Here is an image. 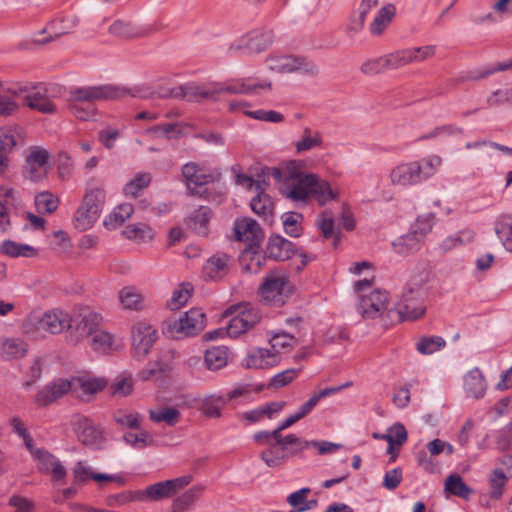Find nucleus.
Wrapping results in <instances>:
<instances>
[{
    "label": "nucleus",
    "mask_w": 512,
    "mask_h": 512,
    "mask_svg": "<svg viewBox=\"0 0 512 512\" xmlns=\"http://www.w3.org/2000/svg\"><path fill=\"white\" fill-rule=\"evenodd\" d=\"M108 384L107 379L90 373H83L71 378H58L38 391L34 402L39 407L50 405L66 394L89 401Z\"/></svg>",
    "instance_id": "1"
},
{
    "label": "nucleus",
    "mask_w": 512,
    "mask_h": 512,
    "mask_svg": "<svg viewBox=\"0 0 512 512\" xmlns=\"http://www.w3.org/2000/svg\"><path fill=\"white\" fill-rule=\"evenodd\" d=\"M442 162V158L435 154L419 160L400 162L389 172L390 184L403 189L422 184L436 175Z\"/></svg>",
    "instance_id": "2"
},
{
    "label": "nucleus",
    "mask_w": 512,
    "mask_h": 512,
    "mask_svg": "<svg viewBox=\"0 0 512 512\" xmlns=\"http://www.w3.org/2000/svg\"><path fill=\"white\" fill-rule=\"evenodd\" d=\"M315 174L305 169L303 160H291L283 168L280 186L281 195L297 206L307 205L311 201V190Z\"/></svg>",
    "instance_id": "3"
},
{
    "label": "nucleus",
    "mask_w": 512,
    "mask_h": 512,
    "mask_svg": "<svg viewBox=\"0 0 512 512\" xmlns=\"http://www.w3.org/2000/svg\"><path fill=\"white\" fill-rule=\"evenodd\" d=\"M106 199V192L102 184L88 183L83 201L73 217V225L79 231H86L93 227L102 212Z\"/></svg>",
    "instance_id": "4"
},
{
    "label": "nucleus",
    "mask_w": 512,
    "mask_h": 512,
    "mask_svg": "<svg viewBox=\"0 0 512 512\" xmlns=\"http://www.w3.org/2000/svg\"><path fill=\"white\" fill-rule=\"evenodd\" d=\"M71 314L63 309L54 308L41 314H30L23 323V331L30 335L60 334L69 330Z\"/></svg>",
    "instance_id": "5"
},
{
    "label": "nucleus",
    "mask_w": 512,
    "mask_h": 512,
    "mask_svg": "<svg viewBox=\"0 0 512 512\" xmlns=\"http://www.w3.org/2000/svg\"><path fill=\"white\" fill-rule=\"evenodd\" d=\"M427 281V274L421 273L411 279L404 289L401 302L394 310L400 320L413 321L422 317L425 313L424 299L427 292L424 284Z\"/></svg>",
    "instance_id": "6"
},
{
    "label": "nucleus",
    "mask_w": 512,
    "mask_h": 512,
    "mask_svg": "<svg viewBox=\"0 0 512 512\" xmlns=\"http://www.w3.org/2000/svg\"><path fill=\"white\" fill-rule=\"evenodd\" d=\"M205 328V314L192 308L178 318L168 319L162 324L163 333L172 339H183L199 334Z\"/></svg>",
    "instance_id": "7"
},
{
    "label": "nucleus",
    "mask_w": 512,
    "mask_h": 512,
    "mask_svg": "<svg viewBox=\"0 0 512 512\" xmlns=\"http://www.w3.org/2000/svg\"><path fill=\"white\" fill-rule=\"evenodd\" d=\"M71 317L67 340L73 345L90 338L103 321L102 315L90 308L79 309L71 314Z\"/></svg>",
    "instance_id": "8"
},
{
    "label": "nucleus",
    "mask_w": 512,
    "mask_h": 512,
    "mask_svg": "<svg viewBox=\"0 0 512 512\" xmlns=\"http://www.w3.org/2000/svg\"><path fill=\"white\" fill-rule=\"evenodd\" d=\"M227 316H232L226 326L227 336L236 338L252 329L261 318L259 310L250 304L231 306L226 311Z\"/></svg>",
    "instance_id": "9"
},
{
    "label": "nucleus",
    "mask_w": 512,
    "mask_h": 512,
    "mask_svg": "<svg viewBox=\"0 0 512 512\" xmlns=\"http://www.w3.org/2000/svg\"><path fill=\"white\" fill-rule=\"evenodd\" d=\"M267 69L275 73H292L301 71L308 75H316V64L302 56H294L282 53H271L266 58Z\"/></svg>",
    "instance_id": "10"
},
{
    "label": "nucleus",
    "mask_w": 512,
    "mask_h": 512,
    "mask_svg": "<svg viewBox=\"0 0 512 512\" xmlns=\"http://www.w3.org/2000/svg\"><path fill=\"white\" fill-rule=\"evenodd\" d=\"M291 292L287 274L276 270L268 274L260 286V295L264 302L281 305Z\"/></svg>",
    "instance_id": "11"
},
{
    "label": "nucleus",
    "mask_w": 512,
    "mask_h": 512,
    "mask_svg": "<svg viewBox=\"0 0 512 512\" xmlns=\"http://www.w3.org/2000/svg\"><path fill=\"white\" fill-rule=\"evenodd\" d=\"M128 91L111 85L74 87L70 90L69 102L94 104L96 101L117 99Z\"/></svg>",
    "instance_id": "12"
},
{
    "label": "nucleus",
    "mask_w": 512,
    "mask_h": 512,
    "mask_svg": "<svg viewBox=\"0 0 512 512\" xmlns=\"http://www.w3.org/2000/svg\"><path fill=\"white\" fill-rule=\"evenodd\" d=\"M28 451L40 473L50 475L55 482H64L67 469L59 458L44 448L36 447L34 444L28 445Z\"/></svg>",
    "instance_id": "13"
},
{
    "label": "nucleus",
    "mask_w": 512,
    "mask_h": 512,
    "mask_svg": "<svg viewBox=\"0 0 512 512\" xmlns=\"http://www.w3.org/2000/svg\"><path fill=\"white\" fill-rule=\"evenodd\" d=\"M389 306V294L384 290L376 289L368 294L361 295L357 304V311L365 319H375L383 317L385 314L390 316L394 309H390Z\"/></svg>",
    "instance_id": "14"
},
{
    "label": "nucleus",
    "mask_w": 512,
    "mask_h": 512,
    "mask_svg": "<svg viewBox=\"0 0 512 512\" xmlns=\"http://www.w3.org/2000/svg\"><path fill=\"white\" fill-rule=\"evenodd\" d=\"M191 481L192 477L185 475L151 484L144 489H139L140 502H158L170 498Z\"/></svg>",
    "instance_id": "15"
},
{
    "label": "nucleus",
    "mask_w": 512,
    "mask_h": 512,
    "mask_svg": "<svg viewBox=\"0 0 512 512\" xmlns=\"http://www.w3.org/2000/svg\"><path fill=\"white\" fill-rule=\"evenodd\" d=\"M131 333L133 357L142 361L157 340V330L148 322L140 321L134 324Z\"/></svg>",
    "instance_id": "16"
},
{
    "label": "nucleus",
    "mask_w": 512,
    "mask_h": 512,
    "mask_svg": "<svg viewBox=\"0 0 512 512\" xmlns=\"http://www.w3.org/2000/svg\"><path fill=\"white\" fill-rule=\"evenodd\" d=\"M274 39L273 32L269 29L253 30L230 45L231 51H242L245 54H258L269 47Z\"/></svg>",
    "instance_id": "17"
},
{
    "label": "nucleus",
    "mask_w": 512,
    "mask_h": 512,
    "mask_svg": "<svg viewBox=\"0 0 512 512\" xmlns=\"http://www.w3.org/2000/svg\"><path fill=\"white\" fill-rule=\"evenodd\" d=\"M9 93L23 100L24 105L41 113H54L56 107L47 96L44 87L38 86L33 88L21 87L19 89H9Z\"/></svg>",
    "instance_id": "18"
},
{
    "label": "nucleus",
    "mask_w": 512,
    "mask_h": 512,
    "mask_svg": "<svg viewBox=\"0 0 512 512\" xmlns=\"http://www.w3.org/2000/svg\"><path fill=\"white\" fill-rule=\"evenodd\" d=\"M51 167L52 160L48 151L34 147L26 157L24 175L32 181H39L47 175Z\"/></svg>",
    "instance_id": "19"
},
{
    "label": "nucleus",
    "mask_w": 512,
    "mask_h": 512,
    "mask_svg": "<svg viewBox=\"0 0 512 512\" xmlns=\"http://www.w3.org/2000/svg\"><path fill=\"white\" fill-rule=\"evenodd\" d=\"M161 97H173L190 102H200L204 99L216 100L214 84L211 87L200 86L195 83H187L170 89Z\"/></svg>",
    "instance_id": "20"
},
{
    "label": "nucleus",
    "mask_w": 512,
    "mask_h": 512,
    "mask_svg": "<svg viewBox=\"0 0 512 512\" xmlns=\"http://www.w3.org/2000/svg\"><path fill=\"white\" fill-rule=\"evenodd\" d=\"M280 363L279 356H276L270 347L252 348L242 361L245 368L255 370L271 369Z\"/></svg>",
    "instance_id": "21"
},
{
    "label": "nucleus",
    "mask_w": 512,
    "mask_h": 512,
    "mask_svg": "<svg viewBox=\"0 0 512 512\" xmlns=\"http://www.w3.org/2000/svg\"><path fill=\"white\" fill-rule=\"evenodd\" d=\"M232 258L223 252H218L206 260L202 268V277L206 281H220L230 271Z\"/></svg>",
    "instance_id": "22"
},
{
    "label": "nucleus",
    "mask_w": 512,
    "mask_h": 512,
    "mask_svg": "<svg viewBox=\"0 0 512 512\" xmlns=\"http://www.w3.org/2000/svg\"><path fill=\"white\" fill-rule=\"evenodd\" d=\"M341 192L336 184L315 174L313 187L311 190V200L313 199L318 206L324 207L332 202L339 201Z\"/></svg>",
    "instance_id": "23"
},
{
    "label": "nucleus",
    "mask_w": 512,
    "mask_h": 512,
    "mask_svg": "<svg viewBox=\"0 0 512 512\" xmlns=\"http://www.w3.org/2000/svg\"><path fill=\"white\" fill-rule=\"evenodd\" d=\"M488 384L483 372L475 367L467 371L463 376V390L466 397L482 399L485 397Z\"/></svg>",
    "instance_id": "24"
},
{
    "label": "nucleus",
    "mask_w": 512,
    "mask_h": 512,
    "mask_svg": "<svg viewBox=\"0 0 512 512\" xmlns=\"http://www.w3.org/2000/svg\"><path fill=\"white\" fill-rule=\"evenodd\" d=\"M397 8L392 3H387L377 10L368 24V32L372 37L382 36L396 17Z\"/></svg>",
    "instance_id": "25"
},
{
    "label": "nucleus",
    "mask_w": 512,
    "mask_h": 512,
    "mask_svg": "<svg viewBox=\"0 0 512 512\" xmlns=\"http://www.w3.org/2000/svg\"><path fill=\"white\" fill-rule=\"evenodd\" d=\"M234 237L237 241L256 243L263 238L259 224L252 218L243 217L236 219L233 226Z\"/></svg>",
    "instance_id": "26"
},
{
    "label": "nucleus",
    "mask_w": 512,
    "mask_h": 512,
    "mask_svg": "<svg viewBox=\"0 0 512 512\" xmlns=\"http://www.w3.org/2000/svg\"><path fill=\"white\" fill-rule=\"evenodd\" d=\"M293 148L297 154H303L323 147V136L318 130L304 127L301 135L293 141Z\"/></svg>",
    "instance_id": "27"
},
{
    "label": "nucleus",
    "mask_w": 512,
    "mask_h": 512,
    "mask_svg": "<svg viewBox=\"0 0 512 512\" xmlns=\"http://www.w3.org/2000/svg\"><path fill=\"white\" fill-rule=\"evenodd\" d=\"M89 339L90 347L94 351L102 354H109L122 347L120 339L100 328H98Z\"/></svg>",
    "instance_id": "28"
},
{
    "label": "nucleus",
    "mask_w": 512,
    "mask_h": 512,
    "mask_svg": "<svg viewBox=\"0 0 512 512\" xmlns=\"http://www.w3.org/2000/svg\"><path fill=\"white\" fill-rule=\"evenodd\" d=\"M0 253L10 258H36L39 255V249L26 243L7 239L0 243Z\"/></svg>",
    "instance_id": "29"
},
{
    "label": "nucleus",
    "mask_w": 512,
    "mask_h": 512,
    "mask_svg": "<svg viewBox=\"0 0 512 512\" xmlns=\"http://www.w3.org/2000/svg\"><path fill=\"white\" fill-rule=\"evenodd\" d=\"M79 440L92 449H100L104 443L103 432L88 419H84L78 432Z\"/></svg>",
    "instance_id": "30"
},
{
    "label": "nucleus",
    "mask_w": 512,
    "mask_h": 512,
    "mask_svg": "<svg viewBox=\"0 0 512 512\" xmlns=\"http://www.w3.org/2000/svg\"><path fill=\"white\" fill-rule=\"evenodd\" d=\"M182 175L185 179L187 187L202 186L212 181L213 176L204 167L195 162L186 163L182 167Z\"/></svg>",
    "instance_id": "31"
},
{
    "label": "nucleus",
    "mask_w": 512,
    "mask_h": 512,
    "mask_svg": "<svg viewBox=\"0 0 512 512\" xmlns=\"http://www.w3.org/2000/svg\"><path fill=\"white\" fill-rule=\"evenodd\" d=\"M296 345L295 337L285 331L271 332L269 336V347L279 356V361H282V355L290 352Z\"/></svg>",
    "instance_id": "32"
},
{
    "label": "nucleus",
    "mask_w": 512,
    "mask_h": 512,
    "mask_svg": "<svg viewBox=\"0 0 512 512\" xmlns=\"http://www.w3.org/2000/svg\"><path fill=\"white\" fill-rule=\"evenodd\" d=\"M267 253L269 257L284 261L294 253L293 243L280 235L271 236L269 239Z\"/></svg>",
    "instance_id": "33"
},
{
    "label": "nucleus",
    "mask_w": 512,
    "mask_h": 512,
    "mask_svg": "<svg viewBox=\"0 0 512 512\" xmlns=\"http://www.w3.org/2000/svg\"><path fill=\"white\" fill-rule=\"evenodd\" d=\"M133 212L134 208L132 204H120L104 217L103 225L108 230H115L129 219Z\"/></svg>",
    "instance_id": "34"
},
{
    "label": "nucleus",
    "mask_w": 512,
    "mask_h": 512,
    "mask_svg": "<svg viewBox=\"0 0 512 512\" xmlns=\"http://www.w3.org/2000/svg\"><path fill=\"white\" fill-rule=\"evenodd\" d=\"M144 300V294L134 286H126L119 291V301L124 309L141 310Z\"/></svg>",
    "instance_id": "35"
},
{
    "label": "nucleus",
    "mask_w": 512,
    "mask_h": 512,
    "mask_svg": "<svg viewBox=\"0 0 512 512\" xmlns=\"http://www.w3.org/2000/svg\"><path fill=\"white\" fill-rule=\"evenodd\" d=\"M250 206L252 211L265 221H272L274 203L270 195L264 192V188L257 191V195L251 199Z\"/></svg>",
    "instance_id": "36"
},
{
    "label": "nucleus",
    "mask_w": 512,
    "mask_h": 512,
    "mask_svg": "<svg viewBox=\"0 0 512 512\" xmlns=\"http://www.w3.org/2000/svg\"><path fill=\"white\" fill-rule=\"evenodd\" d=\"M15 192L8 187H0V233H4L10 227L9 209L14 205Z\"/></svg>",
    "instance_id": "37"
},
{
    "label": "nucleus",
    "mask_w": 512,
    "mask_h": 512,
    "mask_svg": "<svg viewBox=\"0 0 512 512\" xmlns=\"http://www.w3.org/2000/svg\"><path fill=\"white\" fill-rule=\"evenodd\" d=\"M444 492L447 496L453 495L462 499H469L473 490L463 481L459 474H450L444 482Z\"/></svg>",
    "instance_id": "38"
},
{
    "label": "nucleus",
    "mask_w": 512,
    "mask_h": 512,
    "mask_svg": "<svg viewBox=\"0 0 512 512\" xmlns=\"http://www.w3.org/2000/svg\"><path fill=\"white\" fill-rule=\"evenodd\" d=\"M212 217V212L209 207L200 206L194 210L188 217V225L198 235H206L208 233V225Z\"/></svg>",
    "instance_id": "39"
},
{
    "label": "nucleus",
    "mask_w": 512,
    "mask_h": 512,
    "mask_svg": "<svg viewBox=\"0 0 512 512\" xmlns=\"http://www.w3.org/2000/svg\"><path fill=\"white\" fill-rule=\"evenodd\" d=\"M422 242L423 241L419 238V236L409 231L408 233L397 238L392 245L396 253L400 255H408L417 251L420 248Z\"/></svg>",
    "instance_id": "40"
},
{
    "label": "nucleus",
    "mask_w": 512,
    "mask_h": 512,
    "mask_svg": "<svg viewBox=\"0 0 512 512\" xmlns=\"http://www.w3.org/2000/svg\"><path fill=\"white\" fill-rule=\"evenodd\" d=\"M149 418L154 423H164L173 427L179 422L180 411L174 407L164 406L149 410Z\"/></svg>",
    "instance_id": "41"
},
{
    "label": "nucleus",
    "mask_w": 512,
    "mask_h": 512,
    "mask_svg": "<svg viewBox=\"0 0 512 512\" xmlns=\"http://www.w3.org/2000/svg\"><path fill=\"white\" fill-rule=\"evenodd\" d=\"M109 31L111 34L118 37L132 38L146 35L151 32V29L146 27H136L131 23L117 20L110 26Z\"/></svg>",
    "instance_id": "42"
},
{
    "label": "nucleus",
    "mask_w": 512,
    "mask_h": 512,
    "mask_svg": "<svg viewBox=\"0 0 512 512\" xmlns=\"http://www.w3.org/2000/svg\"><path fill=\"white\" fill-rule=\"evenodd\" d=\"M193 286L190 283L179 284L172 292L171 298L167 301L170 310H179L185 306L192 296Z\"/></svg>",
    "instance_id": "43"
},
{
    "label": "nucleus",
    "mask_w": 512,
    "mask_h": 512,
    "mask_svg": "<svg viewBox=\"0 0 512 512\" xmlns=\"http://www.w3.org/2000/svg\"><path fill=\"white\" fill-rule=\"evenodd\" d=\"M150 173H138L130 181H128L123 187V194L126 197L136 198L140 193L146 189L151 183Z\"/></svg>",
    "instance_id": "44"
},
{
    "label": "nucleus",
    "mask_w": 512,
    "mask_h": 512,
    "mask_svg": "<svg viewBox=\"0 0 512 512\" xmlns=\"http://www.w3.org/2000/svg\"><path fill=\"white\" fill-rule=\"evenodd\" d=\"M494 229L504 248L512 252V218L509 216L499 217L495 222Z\"/></svg>",
    "instance_id": "45"
},
{
    "label": "nucleus",
    "mask_w": 512,
    "mask_h": 512,
    "mask_svg": "<svg viewBox=\"0 0 512 512\" xmlns=\"http://www.w3.org/2000/svg\"><path fill=\"white\" fill-rule=\"evenodd\" d=\"M73 484L75 486L85 485L88 481H93L96 469L85 460L77 461L72 469Z\"/></svg>",
    "instance_id": "46"
},
{
    "label": "nucleus",
    "mask_w": 512,
    "mask_h": 512,
    "mask_svg": "<svg viewBox=\"0 0 512 512\" xmlns=\"http://www.w3.org/2000/svg\"><path fill=\"white\" fill-rule=\"evenodd\" d=\"M228 351L223 346L208 349L205 353V363L210 370H218L226 366Z\"/></svg>",
    "instance_id": "47"
},
{
    "label": "nucleus",
    "mask_w": 512,
    "mask_h": 512,
    "mask_svg": "<svg viewBox=\"0 0 512 512\" xmlns=\"http://www.w3.org/2000/svg\"><path fill=\"white\" fill-rule=\"evenodd\" d=\"M125 236L138 243L149 242L154 238L153 229L144 223L129 225L124 230Z\"/></svg>",
    "instance_id": "48"
},
{
    "label": "nucleus",
    "mask_w": 512,
    "mask_h": 512,
    "mask_svg": "<svg viewBox=\"0 0 512 512\" xmlns=\"http://www.w3.org/2000/svg\"><path fill=\"white\" fill-rule=\"evenodd\" d=\"M34 204L39 214H51L58 208L59 199L54 194L43 191L35 196Z\"/></svg>",
    "instance_id": "49"
},
{
    "label": "nucleus",
    "mask_w": 512,
    "mask_h": 512,
    "mask_svg": "<svg viewBox=\"0 0 512 512\" xmlns=\"http://www.w3.org/2000/svg\"><path fill=\"white\" fill-rule=\"evenodd\" d=\"M93 482L99 490H105L111 486L122 487L126 484V477L121 473H104L96 470Z\"/></svg>",
    "instance_id": "50"
},
{
    "label": "nucleus",
    "mask_w": 512,
    "mask_h": 512,
    "mask_svg": "<svg viewBox=\"0 0 512 512\" xmlns=\"http://www.w3.org/2000/svg\"><path fill=\"white\" fill-rule=\"evenodd\" d=\"M510 16H512V0H496L492 11L485 16V20L497 23Z\"/></svg>",
    "instance_id": "51"
},
{
    "label": "nucleus",
    "mask_w": 512,
    "mask_h": 512,
    "mask_svg": "<svg viewBox=\"0 0 512 512\" xmlns=\"http://www.w3.org/2000/svg\"><path fill=\"white\" fill-rule=\"evenodd\" d=\"M113 396L126 397L133 391V379L129 373L119 374L110 386Z\"/></svg>",
    "instance_id": "52"
},
{
    "label": "nucleus",
    "mask_w": 512,
    "mask_h": 512,
    "mask_svg": "<svg viewBox=\"0 0 512 512\" xmlns=\"http://www.w3.org/2000/svg\"><path fill=\"white\" fill-rule=\"evenodd\" d=\"M512 68V57L508 60H504L498 63L489 64L487 66L477 68L473 70L470 74V79L472 80H481L487 78L488 76L500 72L505 71Z\"/></svg>",
    "instance_id": "53"
},
{
    "label": "nucleus",
    "mask_w": 512,
    "mask_h": 512,
    "mask_svg": "<svg viewBox=\"0 0 512 512\" xmlns=\"http://www.w3.org/2000/svg\"><path fill=\"white\" fill-rule=\"evenodd\" d=\"M493 448L498 451L508 450L512 443V420L502 429L493 432L490 436Z\"/></svg>",
    "instance_id": "54"
},
{
    "label": "nucleus",
    "mask_w": 512,
    "mask_h": 512,
    "mask_svg": "<svg viewBox=\"0 0 512 512\" xmlns=\"http://www.w3.org/2000/svg\"><path fill=\"white\" fill-rule=\"evenodd\" d=\"M123 439L126 444L137 450L151 446L154 442L152 435L147 430L127 432L123 436Z\"/></svg>",
    "instance_id": "55"
},
{
    "label": "nucleus",
    "mask_w": 512,
    "mask_h": 512,
    "mask_svg": "<svg viewBox=\"0 0 512 512\" xmlns=\"http://www.w3.org/2000/svg\"><path fill=\"white\" fill-rule=\"evenodd\" d=\"M445 340L440 336L422 337L416 343V349L423 355H431L445 347Z\"/></svg>",
    "instance_id": "56"
},
{
    "label": "nucleus",
    "mask_w": 512,
    "mask_h": 512,
    "mask_svg": "<svg viewBox=\"0 0 512 512\" xmlns=\"http://www.w3.org/2000/svg\"><path fill=\"white\" fill-rule=\"evenodd\" d=\"M507 477L501 469H494L489 475L490 498L498 500L503 495Z\"/></svg>",
    "instance_id": "57"
},
{
    "label": "nucleus",
    "mask_w": 512,
    "mask_h": 512,
    "mask_svg": "<svg viewBox=\"0 0 512 512\" xmlns=\"http://www.w3.org/2000/svg\"><path fill=\"white\" fill-rule=\"evenodd\" d=\"M146 133H153L158 138H177L183 133L182 125L178 123H162L152 126Z\"/></svg>",
    "instance_id": "58"
},
{
    "label": "nucleus",
    "mask_w": 512,
    "mask_h": 512,
    "mask_svg": "<svg viewBox=\"0 0 512 512\" xmlns=\"http://www.w3.org/2000/svg\"><path fill=\"white\" fill-rule=\"evenodd\" d=\"M316 226L325 239L334 236V215L331 210H323L316 217Z\"/></svg>",
    "instance_id": "59"
},
{
    "label": "nucleus",
    "mask_w": 512,
    "mask_h": 512,
    "mask_svg": "<svg viewBox=\"0 0 512 512\" xmlns=\"http://www.w3.org/2000/svg\"><path fill=\"white\" fill-rule=\"evenodd\" d=\"M201 490L200 487H192L177 497L173 501V512H184L188 509L195 502Z\"/></svg>",
    "instance_id": "60"
},
{
    "label": "nucleus",
    "mask_w": 512,
    "mask_h": 512,
    "mask_svg": "<svg viewBox=\"0 0 512 512\" xmlns=\"http://www.w3.org/2000/svg\"><path fill=\"white\" fill-rule=\"evenodd\" d=\"M1 351L7 358H16L25 354L26 346L20 339L7 338L1 342Z\"/></svg>",
    "instance_id": "61"
},
{
    "label": "nucleus",
    "mask_w": 512,
    "mask_h": 512,
    "mask_svg": "<svg viewBox=\"0 0 512 512\" xmlns=\"http://www.w3.org/2000/svg\"><path fill=\"white\" fill-rule=\"evenodd\" d=\"M115 422L123 427L130 429H139L140 415L136 412L119 409L113 414Z\"/></svg>",
    "instance_id": "62"
},
{
    "label": "nucleus",
    "mask_w": 512,
    "mask_h": 512,
    "mask_svg": "<svg viewBox=\"0 0 512 512\" xmlns=\"http://www.w3.org/2000/svg\"><path fill=\"white\" fill-rule=\"evenodd\" d=\"M131 502H140L139 490L123 491L106 498V504L110 507H122Z\"/></svg>",
    "instance_id": "63"
},
{
    "label": "nucleus",
    "mask_w": 512,
    "mask_h": 512,
    "mask_svg": "<svg viewBox=\"0 0 512 512\" xmlns=\"http://www.w3.org/2000/svg\"><path fill=\"white\" fill-rule=\"evenodd\" d=\"M225 403V398L211 395L203 399L201 408L206 416L218 418L221 416V407Z\"/></svg>",
    "instance_id": "64"
}]
</instances>
